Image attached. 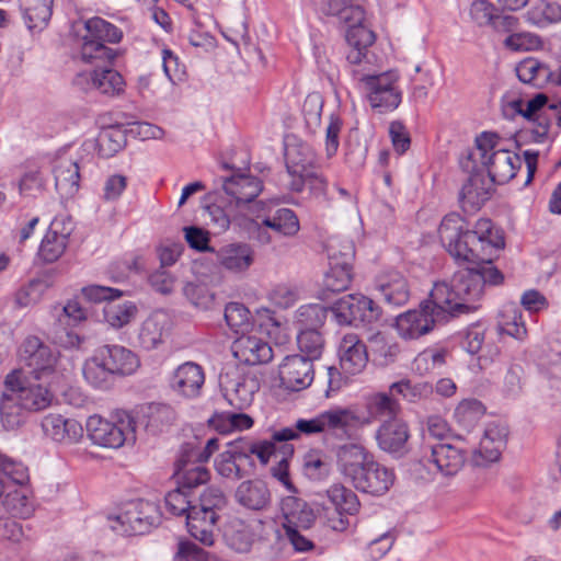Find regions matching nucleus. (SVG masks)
Listing matches in <instances>:
<instances>
[{
    "label": "nucleus",
    "instance_id": "obj_20",
    "mask_svg": "<svg viewBox=\"0 0 561 561\" xmlns=\"http://www.w3.org/2000/svg\"><path fill=\"white\" fill-rule=\"evenodd\" d=\"M103 64L104 66L98 65L92 72L78 73L73 80L75 85L85 89L87 83L89 89H95L108 96L123 92L125 83L121 73L107 66V62Z\"/></svg>",
    "mask_w": 561,
    "mask_h": 561
},
{
    "label": "nucleus",
    "instance_id": "obj_62",
    "mask_svg": "<svg viewBox=\"0 0 561 561\" xmlns=\"http://www.w3.org/2000/svg\"><path fill=\"white\" fill-rule=\"evenodd\" d=\"M524 369L518 364H510L502 382V393L507 398H516L522 393L524 386Z\"/></svg>",
    "mask_w": 561,
    "mask_h": 561
},
{
    "label": "nucleus",
    "instance_id": "obj_40",
    "mask_svg": "<svg viewBox=\"0 0 561 561\" xmlns=\"http://www.w3.org/2000/svg\"><path fill=\"white\" fill-rule=\"evenodd\" d=\"M55 186L61 197H72L79 190L80 172L76 161L62 159L54 167Z\"/></svg>",
    "mask_w": 561,
    "mask_h": 561
},
{
    "label": "nucleus",
    "instance_id": "obj_23",
    "mask_svg": "<svg viewBox=\"0 0 561 561\" xmlns=\"http://www.w3.org/2000/svg\"><path fill=\"white\" fill-rule=\"evenodd\" d=\"M204 463L181 447L174 465V477L178 485L193 493L194 489L208 482L210 474Z\"/></svg>",
    "mask_w": 561,
    "mask_h": 561
},
{
    "label": "nucleus",
    "instance_id": "obj_6",
    "mask_svg": "<svg viewBox=\"0 0 561 561\" xmlns=\"http://www.w3.org/2000/svg\"><path fill=\"white\" fill-rule=\"evenodd\" d=\"M136 422L131 414L118 410L112 421L92 415L87 421V431L93 444L106 448H119L128 440H135Z\"/></svg>",
    "mask_w": 561,
    "mask_h": 561
},
{
    "label": "nucleus",
    "instance_id": "obj_39",
    "mask_svg": "<svg viewBox=\"0 0 561 561\" xmlns=\"http://www.w3.org/2000/svg\"><path fill=\"white\" fill-rule=\"evenodd\" d=\"M367 416L362 420L379 421L385 423L388 420L400 417L401 407L399 402L389 392H378L366 400Z\"/></svg>",
    "mask_w": 561,
    "mask_h": 561
},
{
    "label": "nucleus",
    "instance_id": "obj_16",
    "mask_svg": "<svg viewBox=\"0 0 561 561\" xmlns=\"http://www.w3.org/2000/svg\"><path fill=\"white\" fill-rule=\"evenodd\" d=\"M73 231V224L67 217H56L44 236L38 255L46 263L56 262L65 252L69 237Z\"/></svg>",
    "mask_w": 561,
    "mask_h": 561
},
{
    "label": "nucleus",
    "instance_id": "obj_52",
    "mask_svg": "<svg viewBox=\"0 0 561 561\" xmlns=\"http://www.w3.org/2000/svg\"><path fill=\"white\" fill-rule=\"evenodd\" d=\"M330 502L340 513L354 515L359 511L360 503L357 495L343 484H333L327 491Z\"/></svg>",
    "mask_w": 561,
    "mask_h": 561
},
{
    "label": "nucleus",
    "instance_id": "obj_13",
    "mask_svg": "<svg viewBox=\"0 0 561 561\" xmlns=\"http://www.w3.org/2000/svg\"><path fill=\"white\" fill-rule=\"evenodd\" d=\"M20 357L27 368V377L49 382L55 374L57 357L48 345L37 336H28L21 346Z\"/></svg>",
    "mask_w": 561,
    "mask_h": 561
},
{
    "label": "nucleus",
    "instance_id": "obj_63",
    "mask_svg": "<svg viewBox=\"0 0 561 561\" xmlns=\"http://www.w3.org/2000/svg\"><path fill=\"white\" fill-rule=\"evenodd\" d=\"M348 28L346 31V43L350 47L368 48L375 42V34L371 30L363 25L360 22H346Z\"/></svg>",
    "mask_w": 561,
    "mask_h": 561
},
{
    "label": "nucleus",
    "instance_id": "obj_56",
    "mask_svg": "<svg viewBox=\"0 0 561 561\" xmlns=\"http://www.w3.org/2000/svg\"><path fill=\"white\" fill-rule=\"evenodd\" d=\"M297 344L301 352L300 355L313 362L321 356L324 340L319 330H300L297 335Z\"/></svg>",
    "mask_w": 561,
    "mask_h": 561
},
{
    "label": "nucleus",
    "instance_id": "obj_11",
    "mask_svg": "<svg viewBox=\"0 0 561 561\" xmlns=\"http://www.w3.org/2000/svg\"><path fill=\"white\" fill-rule=\"evenodd\" d=\"M354 245L351 241H344L341 249L333 243L328 245L330 268L324 275L323 291L341 293L346 290L353 277Z\"/></svg>",
    "mask_w": 561,
    "mask_h": 561
},
{
    "label": "nucleus",
    "instance_id": "obj_55",
    "mask_svg": "<svg viewBox=\"0 0 561 561\" xmlns=\"http://www.w3.org/2000/svg\"><path fill=\"white\" fill-rule=\"evenodd\" d=\"M136 314L137 307L131 301L108 304L104 307V319L114 329H121L127 325Z\"/></svg>",
    "mask_w": 561,
    "mask_h": 561
},
{
    "label": "nucleus",
    "instance_id": "obj_3",
    "mask_svg": "<svg viewBox=\"0 0 561 561\" xmlns=\"http://www.w3.org/2000/svg\"><path fill=\"white\" fill-rule=\"evenodd\" d=\"M497 136L492 133H482L476 139V148L468 150L459 160L463 171H472L479 165L482 171L486 169L488 178L494 184H505L511 181L522 165L520 157L506 149H496Z\"/></svg>",
    "mask_w": 561,
    "mask_h": 561
},
{
    "label": "nucleus",
    "instance_id": "obj_8",
    "mask_svg": "<svg viewBox=\"0 0 561 561\" xmlns=\"http://www.w3.org/2000/svg\"><path fill=\"white\" fill-rule=\"evenodd\" d=\"M335 321L341 325L366 327L378 322L381 308L369 297L362 294H348L330 307Z\"/></svg>",
    "mask_w": 561,
    "mask_h": 561
},
{
    "label": "nucleus",
    "instance_id": "obj_46",
    "mask_svg": "<svg viewBox=\"0 0 561 561\" xmlns=\"http://www.w3.org/2000/svg\"><path fill=\"white\" fill-rule=\"evenodd\" d=\"M226 543L239 553L250 551L254 541L251 527L241 519L231 520L225 528Z\"/></svg>",
    "mask_w": 561,
    "mask_h": 561
},
{
    "label": "nucleus",
    "instance_id": "obj_14",
    "mask_svg": "<svg viewBox=\"0 0 561 561\" xmlns=\"http://www.w3.org/2000/svg\"><path fill=\"white\" fill-rule=\"evenodd\" d=\"M116 520L125 534L144 535L160 524L161 513L154 503L139 499L126 504Z\"/></svg>",
    "mask_w": 561,
    "mask_h": 561
},
{
    "label": "nucleus",
    "instance_id": "obj_44",
    "mask_svg": "<svg viewBox=\"0 0 561 561\" xmlns=\"http://www.w3.org/2000/svg\"><path fill=\"white\" fill-rule=\"evenodd\" d=\"M368 343L369 345L367 348H369L373 356V362L379 366H388L392 364L400 353L398 343L380 332L373 334L368 339Z\"/></svg>",
    "mask_w": 561,
    "mask_h": 561
},
{
    "label": "nucleus",
    "instance_id": "obj_26",
    "mask_svg": "<svg viewBox=\"0 0 561 561\" xmlns=\"http://www.w3.org/2000/svg\"><path fill=\"white\" fill-rule=\"evenodd\" d=\"M428 448L430 455H424V459L434 465L436 471L444 477L456 476L466 462V453L450 444L437 443Z\"/></svg>",
    "mask_w": 561,
    "mask_h": 561
},
{
    "label": "nucleus",
    "instance_id": "obj_30",
    "mask_svg": "<svg viewBox=\"0 0 561 561\" xmlns=\"http://www.w3.org/2000/svg\"><path fill=\"white\" fill-rule=\"evenodd\" d=\"M548 96L545 93H537L533 99L525 102L524 118L535 124L530 130V139L534 142L541 144L549 134L551 119L547 111L557 110V104H550L547 107Z\"/></svg>",
    "mask_w": 561,
    "mask_h": 561
},
{
    "label": "nucleus",
    "instance_id": "obj_61",
    "mask_svg": "<svg viewBox=\"0 0 561 561\" xmlns=\"http://www.w3.org/2000/svg\"><path fill=\"white\" fill-rule=\"evenodd\" d=\"M183 295L196 308L209 309L214 302V294L205 284L188 282L183 287Z\"/></svg>",
    "mask_w": 561,
    "mask_h": 561
},
{
    "label": "nucleus",
    "instance_id": "obj_34",
    "mask_svg": "<svg viewBox=\"0 0 561 561\" xmlns=\"http://www.w3.org/2000/svg\"><path fill=\"white\" fill-rule=\"evenodd\" d=\"M234 500L247 510L264 511L271 505L272 495L262 480H245L236 489Z\"/></svg>",
    "mask_w": 561,
    "mask_h": 561
},
{
    "label": "nucleus",
    "instance_id": "obj_60",
    "mask_svg": "<svg viewBox=\"0 0 561 561\" xmlns=\"http://www.w3.org/2000/svg\"><path fill=\"white\" fill-rule=\"evenodd\" d=\"M175 419L174 410L163 403L153 404L149 408L147 427L153 433L162 432L173 423Z\"/></svg>",
    "mask_w": 561,
    "mask_h": 561
},
{
    "label": "nucleus",
    "instance_id": "obj_54",
    "mask_svg": "<svg viewBox=\"0 0 561 561\" xmlns=\"http://www.w3.org/2000/svg\"><path fill=\"white\" fill-rule=\"evenodd\" d=\"M390 394L401 396L409 402H416L427 398L433 392L432 385L427 382H412L409 379H401L389 387Z\"/></svg>",
    "mask_w": 561,
    "mask_h": 561
},
{
    "label": "nucleus",
    "instance_id": "obj_10",
    "mask_svg": "<svg viewBox=\"0 0 561 561\" xmlns=\"http://www.w3.org/2000/svg\"><path fill=\"white\" fill-rule=\"evenodd\" d=\"M46 383L26 377L23 370L11 371L4 380L5 388L16 396L28 412L41 411L50 405L53 393Z\"/></svg>",
    "mask_w": 561,
    "mask_h": 561
},
{
    "label": "nucleus",
    "instance_id": "obj_18",
    "mask_svg": "<svg viewBox=\"0 0 561 561\" xmlns=\"http://www.w3.org/2000/svg\"><path fill=\"white\" fill-rule=\"evenodd\" d=\"M466 172L469 178L459 193V203L465 211H474L491 197L494 183L484 176L479 165Z\"/></svg>",
    "mask_w": 561,
    "mask_h": 561
},
{
    "label": "nucleus",
    "instance_id": "obj_50",
    "mask_svg": "<svg viewBox=\"0 0 561 561\" xmlns=\"http://www.w3.org/2000/svg\"><path fill=\"white\" fill-rule=\"evenodd\" d=\"M497 329L499 333H505L519 341L526 337V324L523 320L522 311L516 305L511 304L504 308Z\"/></svg>",
    "mask_w": 561,
    "mask_h": 561
},
{
    "label": "nucleus",
    "instance_id": "obj_2",
    "mask_svg": "<svg viewBox=\"0 0 561 561\" xmlns=\"http://www.w3.org/2000/svg\"><path fill=\"white\" fill-rule=\"evenodd\" d=\"M336 465L344 480L365 494L381 496L394 482L393 471L376 461L359 444L340 446L336 451Z\"/></svg>",
    "mask_w": 561,
    "mask_h": 561
},
{
    "label": "nucleus",
    "instance_id": "obj_45",
    "mask_svg": "<svg viewBox=\"0 0 561 561\" xmlns=\"http://www.w3.org/2000/svg\"><path fill=\"white\" fill-rule=\"evenodd\" d=\"M516 75L522 82L541 88L550 83L552 70L535 58H526L517 64Z\"/></svg>",
    "mask_w": 561,
    "mask_h": 561
},
{
    "label": "nucleus",
    "instance_id": "obj_24",
    "mask_svg": "<svg viewBox=\"0 0 561 561\" xmlns=\"http://www.w3.org/2000/svg\"><path fill=\"white\" fill-rule=\"evenodd\" d=\"M440 324L438 320L432 317L431 310L420 304L419 309L409 310L397 317L396 329L398 334L404 340H415L430 333L435 325Z\"/></svg>",
    "mask_w": 561,
    "mask_h": 561
},
{
    "label": "nucleus",
    "instance_id": "obj_48",
    "mask_svg": "<svg viewBox=\"0 0 561 561\" xmlns=\"http://www.w3.org/2000/svg\"><path fill=\"white\" fill-rule=\"evenodd\" d=\"M323 433L322 412L312 419H299L293 427H285L273 433L277 442H288L299 438L301 435L311 436Z\"/></svg>",
    "mask_w": 561,
    "mask_h": 561
},
{
    "label": "nucleus",
    "instance_id": "obj_17",
    "mask_svg": "<svg viewBox=\"0 0 561 561\" xmlns=\"http://www.w3.org/2000/svg\"><path fill=\"white\" fill-rule=\"evenodd\" d=\"M278 375L285 389L300 391L308 388L313 381V364L302 355H290L285 357L279 365Z\"/></svg>",
    "mask_w": 561,
    "mask_h": 561
},
{
    "label": "nucleus",
    "instance_id": "obj_32",
    "mask_svg": "<svg viewBox=\"0 0 561 561\" xmlns=\"http://www.w3.org/2000/svg\"><path fill=\"white\" fill-rule=\"evenodd\" d=\"M409 437V426L401 416L381 423L376 432L379 448L390 454L403 451Z\"/></svg>",
    "mask_w": 561,
    "mask_h": 561
},
{
    "label": "nucleus",
    "instance_id": "obj_51",
    "mask_svg": "<svg viewBox=\"0 0 561 561\" xmlns=\"http://www.w3.org/2000/svg\"><path fill=\"white\" fill-rule=\"evenodd\" d=\"M32 527H25L11 517H0V540L11 545H23L34 540Z\"/></svg>",
    "mask_w": 561,
    "mask_h": 561
},
{
    "label": "nucleus",
    "instance_id": "obj_42",
    "mask_svg": "<svg viewBox=\"0 0 561 561\" xmlns=\"http://www.w3.org/2000/svg\"><path fill=\"white\" fill-rule=\"evenodd\" d=\"M255 463H248L241 457L222 451L215 459V469L219 476L238 481L252 474Z\"/></svg>",
    "mask_w": 561,
    "mask_h": 561
},
{
    "label": "nucleus",
    "instance_id": "obj_22",
    "mask_svg": "<svg viewBox=\"0 0 561 561\" xmlns=\"http://www.w3.org/2000/svg\"><path fill=\"white\" fill-rule=\"evenodd\" d=\"M374 288L389 306L401 307L410 299L408 279L396 270L380 272L374 279Z\"/></svg>",
    "mask_w": 561,
    "mask_h": 561
},
{
    "label": "nucleus",
    "instance_id": "obj_4",
    "mask_svg": "<svg viewBox=\"0 0 561 561\" xmlns=\"http://www.w3.org/2000/svg\"><path fill=\"white\" fill-rule=\"evenodd\" d=\"M140 362L138 356L122 345H103L95 350L82 367V374L92 387L106 390L116 377L133 375Z\"/></svg>",
    "mask_w": 561,
    "mask_h": 561
},
{
    "label": "nucleus",
    "instance_id": "obj_47",
    "mask_svg": "<svg viewBox=\"0 0 561 561\" xmlns=\"http://www.w3.org/2000/svg\"><path fill=\"white\" fill-rule=\"evenodd\" d=\"M26 412L28 410L24 409L16 396L5 388L0 401V420L3 427L7 430L19 427L24 422Z\"/></svg>",
    "mask_w": 561,
    "mask_h": 561
},
{
    "label": "nucleus",
    "instance_id": "obj_25",
    "mask_svg": "<svg viewBox=\"0 0 561 561\" xmlns=\"http://www.w3.org/2000/svg\"><path fill=\"white\" fill-rule=\"evenodd\" d=\"M171 329V320L162 310L153 311L139 325L137 332V346L144 351L157 350L164 343Z\"/></svg>",
    "mask_w": 561,
    "mask_h": 561
},
{
    "label": "nucleus",
    "instance_id": "obj_35",
    "mask_svg": "<svg viewBox=\"0 0 561 561\" xmlns=\"http://www.w3.org/2000/svg\"><path fill=\"white\" fill-rule=\"evenodd\" d=\"M286 169L291 178L289 188L293 192L300 193L302 178L314 170L313 157L308 148L291 147L286 150Z\"/></svg>",
    "mask_w": 561,
    "mask_h": 561
},
{
    "label": "nucleus",
    "instance_id": "obj_7",
    "mask_svg": "<svg viewBox=\"0 0 561 561\" xmlns=\"http://www.w3.org/2000/svg\"><path fill=\"white\" fill-rule=\"evenodd\" d=\"M85 35L82 37L81 58L84 62H112L116 53L104 45L105 42L118 43L122 31L102 18L94 16L84 23Z\"/></svg>",
    "mask_w": 561,
    "mask_h": 561
},
{
    "label": "nucleus",
    "instance_id": "obj_33",
    "mask_svg": "<svg viewBox=\"0 0 561 561\" xmlns=\"http://www.w3.org/2000/svg\"><path fill=\"white\" fill-rule=\"evenodd\" d=\"M42 428L46 436L62 444H75L83 435L82 425L60 414H48L42 421Z\"/></svg>",
    "mask_w": 561,
    "mask_h": 561
},
{
    "label": "nucleus",
    "instance_id": "obj_28",
    "mask_svg": "<svg viewBox=\"0 0 561 561\" xmlns=\"http://www.w3.org/2000/svg\"><path fill=\"white\" fill-rule=\"evenodd\" d=\"M294 494L282 497L279 503L284 519L283 529L296 527L310 529L316 523L317 514L309 503Z\"/></svg>",
    "mask_w": 561,
    "mask_h": 561
},
{
    "label": "nucleus",
    "instance_id": "obj_12",
    "mask_svg": "<svg viewBox=\"0 0 561 561\" xmlns=\"http://www.w3.org/2000/svg\"><path fill=\"white\" fill-rule=\"evenodd\" d=\"M454 287L453 278L449 282H437L434 284L427 299L423 300L424 307L431 310L432 317L445 324L460 314L468 313L465 302Z\"/></svg>",
    "mask_w": 561,
    "mask_h": 561
},
{
    "label": "nucleus",
    "instance_id": "obj_57",
    "mask_svg": "<svg viewBox=\"0 0 561 561\" xmlns=\"http://www.w3.org/2000/svg\"><path fill=\"white\" fill-rule=\"evenodd\" d=\"M165 507L174 516L185 515L187 517L194 506L193 493L183 490L178 485L176 489L167 493L164 497Z\"/></svg>",
    "mask_w": 561,
    "mask_h": 561
},
{
    "label": "nucleus",
    "instance_id": "obj_38",
    "mask_svg": "<svg viewBox=\"0 0 561 561\" xmlns=\"http://www.w3.org/2000/svg\"><path fill=\"white\" fill-rule=\"evenodd\" d=\"M224 191L236 199L238 205L251 203L262 192L263 183L260 179L248 174H234L226 178Z\"/></svg>",
    "mask_w": 561,
    "mask_h": 561
},
{
    "label": "nucleus",
    "instance_id": "obj_29",
    "mask_svg": "<svg viewBox=\"0 0 561 561\" xmlns=\"http://www.w3.org/2000/svg\"><path fill=\"white\" fill-rule=\"evenodd\" d=\"M548 96L545 93H537L533 99L525 102L524 118L535 124L530 130V139L534 142L541 144L549 134L551 119L547 111L557 110V104H550L547 107Z\"/></svg>",
    "mask_w": 561,
    "mask_h": 561
},
{
    "label": "nucleus",
    "instance_id": "obj_5",
    "mask_svg": "<svg viewBox=\"0 0 561 561\" xmlns=\"http://www.w3.org/2000/svg\"><path fill=\"white\" fill-rule=\"evenodd\" d=\"M227 496L221 489L209 486L194 499V506L187 515V530L192 537L206 546L214 543V529L219 512L226 508Z\"/></svg>",
    "mask_w": 561,
    "mask_h": 561
},
{
    "label": "nucleus",
    "instance_id": "obj_58",
    "mask_svg": "<svg viewBox=\"0 0 561 561\" xmlns=\"http://www.w3.org/2000/svg\"><path fill=\"white\" fill-rule=\"evenodd\" d=\"M329 13L336 15L344 22H360L365 19V12L355 0H329Z\"/></svg>",
    "mask_w": 561,
    "mask_h": 561
},
{
    "label": "nucleus",
    "instance_id": "obj_31",
    "mask_svg": "<svg viewBox=\"0 0 561 561\" xmlns=\"http://www.w3.org/2000/svg\"><path fill=\"white\" fill-rule=\"evenodd\" d=\"M340 366L345 374H359L367 365L368 348L356 334H346L339 346Z\"/></svg>",
    "mask_w": 561,
    "mask_h": 561
},
{
    "label": "nucleus",
    "instance_id": "obj_36",
    "mask_svg": "<svg viewBox=\"0 0 561 561\" xmlns=\"http://www.w3.org/2000/svg\"><path fill=\"white\" fill-rule=\"evenodd\" d=\"M451 278L461 302L467 305L468 313L477 310V302L485 294L480 285V276L472 268H466L456 272Z\"/></svg>",
    "mask_w": 561,
    "mask_h": 561
},
{
    "label": "nucleus",
    "instance_id": "obj_41",
    "mask_svg": "<svg viewBox=\"0 0 561 561\" xmlns=\"http://www.w3.org/2000/svg\"><path fill=\"white\" fill-rule=\"evenodd\" d=\"M268 228L276 234L283 237H294L300 229L299 219L296 213L290 208H277L272 214L262 219L260 229Z\"/></svg>",
    "mask_w": 561,
    "mask_h": 561
},
{
    "label": "nucleus",
    "instance_id": "obj_1",
    "mask_svg": "<svg viewBox=\"0 0 561 561\" xmlns=\"http://www.w3.org/2000/svg\"><path fill=\"white\" fill-rule=\"evenodd\" d=\"M442 245L456 260L476 263L472 267L480 276V285L485 293L489 287L504 283L503 273L493 265L494 254L505 245L503 233L490 219L480 218L472 230L457 213L447 214L438 228Z\"/></svg>",
    "mask_w": 561,
    "mask_h": 561
},
{
    "label": "nucleus",
    "instance_id": "obj_9",
    "mask_svg": "<svg viewBox=\"0 0 561 561\" xmlns=\"http://www.w3.org/2000/svg\"><path fill=\"white\" fill-rule=\"evenodd\" d=\"M360 80L367 90L370 106L378 113L392 112L400 105L402 91L398 85L399 76L396 71L366 75Z\"/></svg>",
    "mask_w": 561,
    "mask_h": 561
},
{
    "label": "nucleus",
    "instance_id": "obj_37",
    "mask_svg": "<svg viewBox=\"0 0 561 561\" xmlns=\"http://www.w3.org/2000/svg\"><path fill=\"white\" fill-rule=\"evenodd\" d=\"M216 256L220 265L233 273L247 271L254 262V251L247 243H230L221 247Z\"/></svg>",
    "mask_w": 561,
    "mask_h": 561
},
{
    "label": "nucleus",
    "instance_id": "obj_64",
    "mask_svg": "<svg viewBox=\"0 0 561 561\" xmlns=\"http://www.w3.org/2000/svg\"><path fill=\"white\" fill-rule=\"evenodd\" d=\"M323 99L320 93L313 92L306 96L302 104V115L308 128L312 129L320 125Z\"/></svg>",
    "mask_w": 561,
    "mask_h": 561
},
{
    "label": "nucleus",
    "instance_id": "obj_49",
    "mask_svg": "<svg viewBox=\"0 0 561 561\" xmlns=\"http://www.w3.org/2000/svg\"><path fill=\"white\" fill-rule=\"evenodd\" d=\"M527 20L534 25L543 27L561 22V4L556 1L538 0L526 13Z\"/></svg>",
    "mask_w": 561,
    "mask_h": 561
},
{
    "label": "nucleus",
    "instance_id": "obj_43",
    "mask_svg": "<svg viewBox=\"0 0 561 561\" xmlns=\"http://www.w3.org/2000/svg\"><path fill=\"white\" fill-rule=\"evenodd\" d=\"M508 431L506 426L490 423L480 442V451L489 461H496L506 446Z\"/></svg>",
    "mask_w": 561,
    "mask_h": 561
},
{
    "label": "nucleus",
    "instance_id": "obj_59",
    "mask_svg": "<svg viewBox=\"0 0 561 561\" xmlns=\"http://www.w3.org/2000/svg\"><path fill=\"white\" fill-rule=\"evenodd\" d=\"M227 325L234 332H243L250 327V311L240 302H229L225 308Z\"/></svg>",
    "mask_w": 561,
    "mask_h": 561
},
{
    "label": "nucleus",
    "instance_id": "obj_15",
    "mask_svg": "<svg viewBox=\"0 0 561 561\" xmlns=\"http://www.w3.org/2000/svg\"><path fill=\"white\" fill-rule=\"evenodd\" d=\"M322 421L323 433L341 440L353 438L359 427L369 424L355 410L340 407L323 411Z\"/></svg>",
    "mask_w": 561,
    "mask_h": 561
},
{
    "label": "nucleus",
    "instance_id": "obj_21",
    "mask_svg": "<svg viewBox=\"0 0 561 561\" xmlns=\"http://www.w3.org/2000/svg\"><path fill=\"white\" fill-rule=\"evenodd\" d=\"M204 383V369L194 362H185L179 365L169 379L170 388L178 396L186 399L197 398L202 392Z\"/></svg>",
    "mask_w": 561,
    "mask_h": 561
},
{
    "label": "nucleus",
    "instance_id": "obj_19",
    "mask_svg": "<svg viewBox=\"0 0 561 561\" xmlns=\"http://www.w3.org/2000/svg\"><path fill=\"white\" fill-rule=\"evenodd\" d=\"M220 383L225 398L238 410L250 407L260 389L257 378L250 375L236 374L232 378L230 374H226L221 377Z\"/></svg>",
    "mask_w": 561,
    "mask_h": 561
},
{
    "label": "nucleus",
    "instance_id": "obj_27",
    "mask_svg": "<svg viewBox=\"0 0 561 561\" xmlns=\"http://www.w3.org/2000/svg\"><path fill=\"white\" fill-rule=\"evenodd\" d=\"M232 353L245 365L267 364L273 358V350L267 341L256 335L242 334L232 344Z\"/></svg>",
    "mask_w": 561,
    "mask_h": 561
},
{
    "label": "nucleus",
    "instance_id": "obj_53",
    "mask_svg": "<svg viewBox=\"0 0 561 561\" xmlns=\"http://www.w3.org/2000/svg\"><path fill=\"white\" fill-rule=\"evenodd\" d=\"M330 308H325L319 304L305 305L299 307L296 312V323L300 330H319L325 320Z\"/></svg>",
    "mask_w": 561,
    "mask_h": 561
}]
</instances>
